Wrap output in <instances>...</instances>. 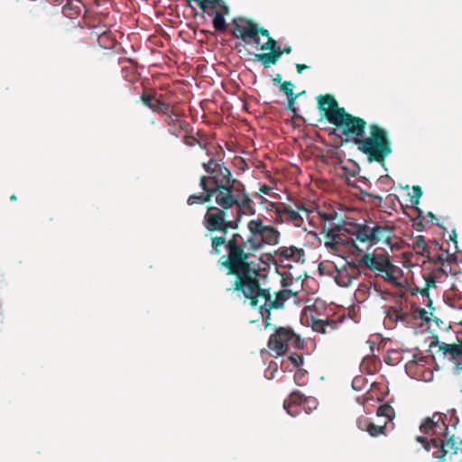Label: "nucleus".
Wrapping results in <instances>:
<instances>
[{
  "mask_svg": "<svg viewBox=\"0 0 462 462\" xmlns=\"http://www.w3.org/2000/svg\"><path fill=\"white\" fill-rule=\"evenodd\" d=\"M317 99L320 114L330 124L346 110L344 107L339 106L335 97L329 94L319 95Z\"/></svg>",
  "mask_w": 462,
  "mask_h": 462,
  "instance_id": "obj_11",
  "label": "nucleus"
},
{
  "mask_svg": "<svg viewBox=\"0 0 462 462\" xmlns=\"http://www.w3.org/2000/svg\"><path fill=\"white\" fill-rule=\"evenodd\" d=\"M392 228L388 225H381L372 220L355 223L354 240L365 245L366 251L379 243L390 244Z\"/></svg>",
  "mask_w": 462,
  "mask_h": 462,
  "instance_id": "obj_6",
  "label": "nucleus"
},
{
  "mask_svg": "<svg viewBox=\"0 0 462 462\" xmlns=\"http://www.w3.org/2000/svg\"><path fill=\"white\" fill-rule=\"evenodd\" d=\"M163 115L166 116L164 123L168 126L171 134L178 137L181 133L189 134L192 131L190 124L182 120L180 115L171 108V106Z\"/></svg>",
  "mask_w": 462,
  "mask_h": 462,
  "instance_id": "obj_12",
  "label": "nucleus"
},
{
  "mask_svg": "<svg viewBox=\"0 0 462 462\" xmlns=\"http://www.w3.org/2000/svg\"><path fill=\"white\" fill-rule=\"evenodd\" d=\"M422 196V189L420 186L415 185L412 187V195L411 196L410 202L413 206H417L420 203V199Z\"/></svg>",
  "mask_w": 462,
  "mask_h": 462,
  "instance_id": "obj_28",
  "label": "nucleus"
},
{
  "mask_svg": "<svg viewBox=\"0 0 462 462\" xmlns=\"http://www.w3.org/2000/svg\"><path fill=\"white\" fill-rule=\"evenodd\" d=\"M333 228L343 238L355 236V223L333 224Z\"/></svg>",
  "mask_w": 462,
  "mask_h": 462,
  "instance_id": "obj_20",
  "label": "nucleus"
},
{
  "mask_svg": "<svg viewBox=\"0 0 462 462\" xmlns=\"http://www.w3.org/2000/svg\"><path fill=\"white\" fill-rule=\"evenodd\" d=\"M448 258H449V256H446L442 254H438L434 258H431L430 256V258H428V259H429V261L434 263L435 264L439 263L440 265H444L445 262H448Z\"/></svg>",
  "mask_w": 462,
  "mask_h": 462,
  "instance_id": "obj_38",
  "label": "nucleus"
},
{
  "mask_svg": "<svg viewBox=\"0 0 462 462\" xmlns=\"http://www.w3.org/2000/svg\"><path fill=\"white\" fill-rule=\"evenodd\" d=\"M256 40L257 42H254V43L256 44H260V38H259V35H262L263 37H266L267 39H269L270 36V33H269V31L263 27H259L258 24L256 25Z\"/></svg>",
  "mask_w": 462,
  "mask_h": 462,
  "instance_id": "obj_35",
  "label": "nucleus"
},
{
  "mask_svg": "<svg viewBox=\"0 0 462 462\" xmlns=\"http://www.w3.org/2000/svg\"><path fill=\"white\" fill-rule=\"evenodd\" d=\"M440 449L435 450L432 455L438 459V462H445L446 456L457 455L458 451L462 452V439L455 435H450L447 440L440 444Z\"/></svg>",
  "mask_w": 462,
  "mask_h": 462,
  "instance_id": "obj_13",
  "label": "nucleus"
},
{
  "mask_svg": "<svg viewBox=\"0 0 462 462\" xmlns=\"http://www.w3.org/2000/svg\"><path fill=\"white\" fill-rule=\"evenodd\" d=\"M371 421H369L367 419L365 418H363V419H358L356 420V424H357V427L358 429H360L361 430H367L369 424H370Z\"/></svg>",
  "mask_w": 462,
  "mask_h": 462,
  "instance_id": "obj_43",
  "label": "nucleus"
},
{
  "mask_svg": "<svg viewBox=\"0 0 462 462\" xmlns=\"http://www.w3.org/2000/svg\"><path fill=\"white\" fill-rule=\"evenodd\" d=\"M292 49L291 46H286L284 48H282V54H290L291 52Z\"/></svg>",
  "mask_w": 462,
  "mask_h": 462,
  "instance_id": "obj_52",
  "label": "nucleus"
},
{
  "mask_svg": "<svg viewBox=\"0 0 462 462\" xmlns=\"http://www.w3.org/2000/svg\"><path fill=\"white\" fill-rule=\"evenodd\" d=\"M281 210L277 209V222H288L293 226L300 227L303 223L301 216L289 206L281 207Z\"/></svg>",
  "mask_w": 462,
  "mask_h": 462,
  "instance_id": "obj_16",
  "label": "nucleus"
},
{
  "mask_svg": "<svg viewBox=\"0 0 462 462\" xmlns=\"http://www.w3.org/2000/svg\"><path fill=\"white\" fill-rule=\"evenodd\" d=\"M420 430L422 433L431 436L432 447L436 450L440 449V444L444 443L448 435V426L445 423L442 415L439 413H434L432 417L427 418L420 426Z\"/></svg>",
  "mask_w": 462,
  "mask_h": 462,
  "instance_id": "obj_8",
  "label": "nucleus"
},
{
  "mask_svg": "<svg viewBox=\"0 0 462 462\" xmlns=\"http://www.w3.org/2000/svg\"><path fill=\"white\" fill-rule=\"evenodd\" d=\"M217 186L208 184V179L201 177L199 186L202 192L191 194L187 199L189 206L202 205L214 199L217 207L208 205L203 218V226L210 233L220 232L226 234L228 230H236L239 227L244 215H254L255 208L252 199H242L236 197L221 180H216Z\"/></svg>",
  "mask_w": 462,
  "mask_h": 462,
  "instance_id": "obj_2",
  "label": "nucleus"
},
{
  "mask_svg": "<svg viewBox=\"0 0 462 462\" xmlns=\"http://www.w3.org/2000/svg\"><path fill=\"white\" fill-rule=\"evenodd\" d=\"M319 215L320 218L323 220V223L320 225L321 230H323V226L328 224H332V221L337 218V214L334 211L332 212H323L319 211Z\"/></svg>",
  "mask_w": 462,
  "mask_h": 462,
  "instance_id": "obj_27",
  "label": "nucleus"
},
{
  "mask_svg": "<svg viewBox=\"0 0 462 462\" xmlns=\"http://www.w3.org/2000/svg\"><path fill=\"white\" fill-rule=\"evenodd\" d=\"M294 85L291 81H283L281 84V91L286 94V96H292L295 95L293 93Z\"/></svg>",
  "mask_w": 462,
  "mask_h": 462,
  "instance_id": "obj_30",
  "label": "nucleus"
},
{
  "mask_svg": "<svg viewBox=\"0 0 462 462\" xmlns=\"http://www.w3.org/2000/svg\"><path fill=\"white\" fill-rule=\"evenodd\" d=\"M360 379H355L352 383L353 388H356V385H358V382H360Z\"/></svg>",
  "mask_w": 462,
  "mask_h": 462,
  "instance_id": "obj_57",
  "label": "nucleus"
},
{
  "mask_svg": "<svg viewBox=\"0 0 462 462\" xmlns=\"http://www.w3.org/2000/svg\"><path fill=\"white\" fill-rule=\"evenodd\" d=\"M273 81L275 83V84H282V75L281 74H276L275 77L273 79Z\"/></svg>",
  "mask_w": 462,
  "mask_h": 462,
  "instance_id": "obj_50",
  "label": "nucleus"
},
{
  "mask_svg": "<svg viewBox=\"0 0 462 462\" xmlns=\"http://www.w3.org/2000/svg\"><path fill=\"white\" fill-rule=\"evenodd\" d=\"M55 1H56V2H59V3H61V2H62V0H55Z\"/></svg>",
  "mask_w": 462,
  "mask_h": 462,
  "instance_id": "obj_63",
  "label": "nucleus"
},
{
  "mask_svg": "<svg viewBox=\"0 0 462 462\" xmlns=\"http://www.w3.org/2000/svg\"><path fill=\"white\" fill-rule=\"evenodd\" d=\"M270 52L274 55V59L276 60L277 62L282 56V48L280 46H277L276 48L273 49Z\"/></svg>",
  "mask_w": 462,
  "mask_h": 462,
  "instance_id": "obj_44",
  "label": "nucleus"
},
{
  "mask_svg": "<svg viewBox=\"0 0 462 462\" xmlns=\"http://www.w3.org/2000/svg\"><path fill=\"white\" fill-rule=\"evenodd\" d=\"M306 371L299 369L294 374V381L297 385H303L305 383Z\"/></svg>",
  "mask_w": 462,
  "mask_h": 462,
  "instance_id": "obj_34",
  "label": "nucleus"
},
{
  "mask_svg": "<svg viewBox=\"0 0 462 462\" xmlns=\"http://www.w3.org/2000/svg\"><path fill=\"white\" fill-rule=\"evenodd\" d=\"M437 271H438L439 273H443V274L447 275V273H446V271L444 270L443 265L439 266V267L438 268V270H437Z\"/></svg>",
  "mask_w": 462,
  "mask_h": 462,
  "instance_id": "obj_54",
  "label": "nucleus"
},
{
  "mask_svg": "<svg viewBox=\"0 0 462 462\" xmlns=\"http://www.w3.org/2000/svg\"><path fill=\"white\" fill-rule=\"evenodd\" d=\"M259 190L263 193V194H269V192L271 191V188L265 184L262 185L259 189Z\"/></svg>",
  "mask_w": 462,
  "mask_h": 462,
  "instance_id": "obj_47",
  "label": "nucleus"
},
{
  "mask_svg": "<svg viewBox=\"0 0 462 462\" xmlns=\"http://www.w3.org/2000/svg\"><path fill=\"white\" fill-rule=\"evenodd\" d=\"M360 379H355L352 383L353 388H356V385H358V382H360Z\"/></svg>",
  "mask_w": 462,
  "mask_h": 462,
  "instance_id": "obj_56",
  "label": "nucleus"
},
{
  "mask_svg": "<svg viewBox=\"0 0 462 462\" xmlns=\"http://www.w3.org/2000/svg\"><path fill=\"white\" fill-rule=\"evenodd\" d=\"M288 359L296 366L300 367L303 364V357L299 354H291Z\"/></svg>",
  "mask_w": 462,
  "mask_h": 462,
  "instance_id": "obj_37",
  "label": "nucleus"
},
{
  "mask_svg": "<svg viewBox=\"0 0 462 462\" xmlns=\"http://www.w3.org/2000/svg\"><path fill=\"white\" fill-rule=\"evenodd\" d=\"M246 226L248 234H242L237 228L212 236L211 249L213 254L220 255L217 263L226 270V274L235 277L232 287L227 291L242 292L253 308H259L265 327H268L272 310L283 309L285 302L298 293L289 289L273 293L270 288L261 287V266L253 258L266 245H278L281 234L274 226L264 225L261 218L249 220Z\"/></svg>",
  "mask_w": 462,
  "mask_h": 462,
  "instance_id": "obj_1",
  "label": "nucleus"
},
{
  "mask_svg": "<svg viewBox=\"0 0 462 462\" xmlns=\"http://www.w3.org/2000/svg\"><path fill=\"white\" fill-rule=\"evenodd\" d=\"M229 14V8L227 5H223L222 10L215 11L213 15V26L216 31L224 32L226 30V23L225 16Z\"/></svg>",
  "mask_w": 462,
  "mask_h": 462,
  "instance_id": "obj_18",
  "label": "nucleus"
},
{
  "mask_svg": "<svg viewBox=\"0 0 462 462\" xmlns=\"http://www.w3.org/2000/svg\"><path fill=\"white\" fill-rule=\"evenodd\" d=\"M429 291H430V288H428L427 286H425L423 289L420 290V293L422 296L429 297Z\"/></svg>",
  "mask_w": 462,
  "mask_h": 462,
  "instance_id": "obj_51",
  "label": "nucleus"
},
{
  "mask_svg": "<svg viewBox=\"0 0 462 462\" xmlns=\"http://www.w3.org/2000/svg\"><path fill=\"white\" fill-rule=\"evenodd\" d=\"M398 315H399V305H395L390 307L387 310V319L393 322H398Z\"/></svg>",
  "mask_w": 462,
  "mask_h": 462,
  "instance_id": "obj_32",
  "label": "nucleus"
},
{
  "mask_svg": "<svg viewBox=\"0 0 462 462\" xmlns=\"http://www.w3.org/2000/svg\"><path fill=\"white\" fill-rule=\"evenodd\" d=\"M336 327L337 323L334 320L313 319L311 322L312 329L316 332L322 334H325L327 332V328L335 329Z\"/></svg>",
  "mask_w": 462,
  "mask_h": 462,
  "instance_id": "obj_19",
  "label": "nucleus"
},
{
  "mask_svg": "<svg viewBox=\"0 0 462 462\" xmlns=\"http://www.w3.org/2000/svg\"><path fill=\"white\" fill-rule=\"evenodd\" d=\"M334 128L329 130V134H337L345 142H352L357 146L358 151L367 156L368 162H378L385 171V160L393 152L392 143L388 132L377 124L369 125L370 135L365 138L367 122L359 116H356L345 110L332 123Z\"/></svg>",
  "mask_w": 462,
  "mask_h": 462,
  "instance_id": "obj_3",
  "label": "nucleus"
},
{
  "mask_svg": "<svg viewBox=\"0 0 462 462\" xmlns=\"http://www.w3.org/2000/svg\"><path fill=\"white\" fill-rule=\"evenodd\" d=\"M208 175L203 177L208 179V184L217 186L216 180L222 181V184L228 188L233 194L242 199H252L246 193L245 185L238 180L233 178L231 171L224 166L221 159L211 158L208 162L202 164Z\"/></svg>",
  "mask_w": 462,
  "mask_h": 462,
  "instance_id": "obj_5",
  "label": "nucleus"
},
{
  "mask_svg": "<svg viewBox=\"0 0 462 462\" xmlns=\"http://www.w3.org/2000/svg\"><path fill=\"white\" fill-rule=\"evenodd\" d=\"M431 315H432L431 312L427 311L425 309H423L421 307L416 308L412 314L414 319H420L421 320H423L425 322L430 321Z\"/></svg>",
  "mask_w": 462,
  "mask_h": 462,
  "instance_id": "obj_26",
  "label": "nucleus"
},
{
  "mask_svg": "<svg viewBox=\"0 0 462 462\" xmlns=\"http://www.w3.org/2000/svg\"><path fill=\"white\" fill-rule=\"evenodd\" d=\"M425 286L428 288H435L436 287V277L434 274H427L425 277Z\"/></svg>",
  "mask_w": 462,
  "mask_h": 462,
  "instance_id": "obj_42",
  "label": "nucleus"
},
{
  "mask_svg": "<svg viewBox=\"0 0 462 462\" xmlns=\"http://www.w3.org/2000/svg\"><path fill=\"white\" fill-rule=\"evenodd\" d=\"M163 95L157 97V93L152 91V93L143 92L141 94V100L145 106L150 108L153 113L163 114L169 110L171 106L170 103L163 100Z\"/></svg>",
  "mask_w": 462,
  "mask_h": 462,
  "instance_id": "obj_14",
  "label": "nucleus"
},
{
  "mask_svg": "<svg viewBox=\"0 0 462 462\" xmlns=\"http://www.w3.org/2000/svg\"><path fill=\"white\" fill-rule=\"evenodd\" d=\"M299 96H300V94L287 96V98H288L287 109L291 111L293 114H296V108L294 106V104Z\"/></svg>",
  "mask_w": 462,
  "mask_h": 462,
  "instance_id": "obj_39",
  "label": "nucleus"
},
{
  "mask_svg": "<svg viewBox=\"0 0 462 462\" xmlns=\"http://www.w3.org/2000/svg\"><path fill=\"white\" fill-rule=\"evenodd\" d=\"M198 3L199 7L205 12L208 8H209V3L208 0H195Z\"/></svg>",
  "mask_w": 462,
  "mask_h": 462,
  "instance_id": "obj_46",
  "label": "nucleus"
},
{
  "mask_svg": "<svg viewBox=\"0 0 462 462\" xmlns=\"http://www.w3.org/2000/svg\"><path fill=\"white\" fill-rule=\"evenodd\" d=\"M255 60L260 61L264 68H269L271 65H275L277 63L274 59V55L270 51L255 54Z\"/></svg>",
  "mask_w": 462,
  "mask_h": 462,
  "instance_id": "obj_23",
  "label": "nucleus"
},
{
  "mask_svg": "<svg viewBox=\"0 0 462 462\" xmlns=\"http://www.w3.org/2000/svg\"><path fill=\"white\" fill-rule=\"evenodd\" d=\"M296 69H297V72H298L299 74H300V73H302V71H303L304 69H309V66H307V65H305V64H297V65H296Z\"/></svg>",
  "mask_w": 462,
  "mask_h": 462,
  "instance_id": "obj_48",
  "label": "nucleus"
},
{
  "mask_svg": "<svg viewBox=\"0 0 462 462\" xmlns=\"http://www.w3.org/2000/svg\"><path fill=\"white\" fill-rule=\"evenodd\" d=\"M267 346L280 356L285 355L291 348L302 349L304 341L291 328L280 327L270 336Z\"/></svg>",
  "mask_w": 462,
  "mask_h": 462,
  "instance_id": "obj_7",
  "label": "nucleus"
},
{
  "mask_svg": "<svg viewBox=\"0 0 462 462\" xmlns=\"http://www.w3.org/2000/svg\"><path fill=\"white\" fill-rule=\"evenodd\" d=\"M306 402H310V400L300 392L295 391L284 401L283 407L290 415L294 417L300 413V406Z\"/></svg>",
  "mask_w": 462,
  "mask_h": 462,
  "instance_id": "obj_15",
  "label": "nucleus"
},
{
  "mask_svg": "<svg viewBox=\"0 0 462 462\" xmlns=\"http://www.w3.org/2000/svg\"><path fill=\"white\" fill-rule=\"evenodd\" d=\"M416 440L420 443L422 444L423 448L427 450V451H430V448H431V446H432V443H431V439L429 440L426 437H423V436H418L416 438Z\"/></svg>",
  "mask_w": 462,
  "mask_h": 462,
  "instance_id": "obj_40",
  "label": "nucleus"
},
{
  "mask_svg": "<svg viewBox=\"0 0 462 462\" xmlns=\"http://www.w3.org/2000/svg\"><path fill=\"white\" fill-rule=\"evenodd\" d=\"M457 235L456 233V230H453L452 233L449 235V240H451L452 242H454L456 245H457Z\"/></svg>",
  "mask_w": 462,
  "mask_h": 462,
  "instance_id": "obj_49",
  "label": "nucleus"
},
{
  "mask_svg": "<svg viewBox=\"0 0 462 462\" xmlns=\"http://www.w3.org/2000/svg\"><path fill=\"white\" fill-rule=\"evenodd\" d=\"M411 320V317L410 313L406 310H404L402 306L399 305V315H398V321L409 324Z\"/></svg>",
  "mask_w": 462,
  "mask_h": 462,
  "instance_id": "obj_31",
  "label": "nucleus"
},
{
  "mask_svg": "<svg viewBox=\"0 0 462 462\" xmlns=\"http://www.w3.org/2000/svg\"><path fill=\"white\" fill-rule=\"evenodd\" d=\"M429 217H431V218L435 217V216L431 212L429 213Z\"/></svg>",
  "mask_w": 462,
  "mask_h": 462,
  "instance_id": "obj_61",
  "label": "nucleus"
},
{
  "mask_svg": "<svg viewBox=\"0 0 462 462\" xmlns=\"http://www.w3.org/2000/svg\"><path fill=\"white\" fill-rule=\"evenodd\" d=\"M285 204L283 203H275V202H270L268 209L273 210L275 214L277 215V209L281 210V207H284Z\"/></svg>",
  "mask_w": 462,
  "mask_h": 462,
  "instance_id": "obj_45",
  "label": "nucleus"
},
{
  "mask_svg": "<svg viewBox=\"0 0 462 462\" xmlns=\"http://www.w3.org/2000/svg\"><path fill=\"white\" fill-rule=\"evenodd\" d=\"M46 15H47V16H50V15H51V14H50L49 10L46 12Z\"/></svg>",
  "mask_w": 462,
  "mask_h": 462,
  "instance_id": "obj_62",
  "label": "nucleus"
},
{
  "mask_svg": "<svg viewBox=\"0 0 462 462\" xmlns=\"http://www.w3.org/2000/svg\"><path fill=\"white\" fill-rule=\"evenodd\" d=\"M374 289L375 291L379 292V293H382L383 291L377 287L376 284L374 285Z\"/></svg>",
  "mask_w": 462,
  "mask_h": 462,
  "instance_id": "obj_60",
  "label": "nucleus"
},
{
  "mask_svg": "<svg viewBox=\"0 0 462 462\" xmlns=\"http://www.w3.org/2000/svg\"><path fill=\"white\" fill-rule=\"evenodd\" d=\"M353 278L348 274L339 273L337 277H336L337 283L341 287H347L351 284Z\"/></svg>",
  "mask_w": 462,
  "mask_h": 462,
  "instance_id": "obj_29",
  "label": "nucleus"
},
{
  "mask_svg": "<svg viewBox=\"0 0 462 462\" xmlns=\"http://www.w3.org/2000/svg\"><path fill=\"white\" fill-rule=\"evenodd\" d=\"M426 305H427L430 309L434 310V308L432 307V300H431L430 298L428 299V301H427Z\"/></svg>",
  "mask_w": 462,
  "mask_h": 462,
  "instance_id": "obj_55",
  "label": "nucleus"
},
{
  "mask_svg": "<svg viewBox=\"0 0 462 462\" xmlns=\"http://www.w3.org/2000/svg\"><path fill=\"white\" fill-rule=\"evenodd\" d=\"M400 359V354L396 351L392 352L388 355V356L385 358V362L388 365H395L399 362Z\"/></svg>",
  "mask_w": 462,
  "mask_h": 462,
  "instance_id": "obj_36",
  "label": "nucleus"
},
{
  "mask_svg": "<svg viewBox=\"0 0 462 462\" xmlns=\"http://www.w3.org/2000/svg\"><path fill=\"white\" fill-rule=\"evenodd\" d=\"M386 423H387V421H385L383 425L378 426V425L374 424L373 422H370L366 431L372 437H378L380 435H385Z\"/></svg>",
  "mask_w": 462,
  "mask_h": 462,
  "instance_id": "obj_25",
  "label": "nucleus"
},
{
  "mask_svg": "<svg viewBox=\"0 0 462 462\" xmlns=\"http://www.w3.org/2000/svg\"><path fill=\"white\" fill-rule=\"evenodd\" d=\"M278 46V42L272 37L267 39V42L261 45L260 50L262 51H272Z\"/></svg>",
  "mask_w": 462,
  "mask_h": 462,
  "instance_id": "obj_33",
  "label": "nucleus"
},
{
  "mask_svg": "<svg viewBox=\"0 0 462 462\" xmlns=\"http://www.w3.org/2000/svg\"><path fill=\"white\" fill-rule=\"evenodd\" d=\"M305 253L302 248H298L296 246H281L275 251V255L280 258L282 261L291 260L293 262H300L301 258H303Z\"/></svg>",
  "mask_w": 462,
  "mask_h": 462,
  "instance_id": "obj_17",
  "label": "nucleus"
},
{
  "mask_svg": "<svg viewBox=\"0 0 462 462\" xmlns=\"http://www.w3.org/2000/svg\"><path fill=\"white\" fill-rule=\"evenodd\" d=\"M208 2L209 3L210 9L222 10L223 5H226L223 0H208Z\"/></svg>",
  "mask_w": 462,
  "mask_h": 462,
  "instance_id": "obj_41",
  "label": "nucleus"
},
{
  "mask_svg": "<svg viewBox=\"0 0 462 462\" xmlns=\"http://www.w3.org/2000/svg\"><path fill=\"white\" fill-rule=\"evenodd\" d=\"M231 34L243 41L245 44H251L257 42L256 40V25L252 19L239 16L232 20Z\"/></svg>",
  "mask_w": 462,
  "mask_h": 462,
  "instance_id": "obj_10",
  "label": "nucleus"
},
{
  "mask_svg": "<svg viewBox=\"0 0 462 462\" xmlns=\"http://www.w3.org/2000/svg\"><path fill=\"white\" fill-rule=\"evenodd\" d=\"M360 268H365L377 272V275L382 277L384 282L395 286L402 287L398 274L401 273L399 267L395 266L390 260L387 253L376 251L365 253L358 261Z\"/></svg>",
  "mask_w": 462,
  "mask_h": 462,
  "instance_id": "obj_4",
  "label": "nucleus"
},
{
  "mask_svg": "<svg viewBox=\"0 0 462 462\" xmlns=\"http://www.w3.org/2000/svg\"><path fill=\"white\" fill-rule=\"evenodd\" d=\"M414 248L418 250L420 255L430 258V249L423 236H418L415 238Z\"/></svg>",
  "mask_w": 462,
  "mask_h": 462,
  "instance_id": "obj_22",
  "label": "nucleus"
},
{
  "mask_svg": "<svg viewBox=\"0 0 462 462\" xmlns=\"http://www.w3.org/2000/svg\"><path fill=\"white\" fill-rule=\"evenodd\" d=\"M183 142L188 146L199 145L201 149L206 150L208 155L211 154L208 144L205 141L199 140L196 137L189 135V134H186V135L183 138Z\"/></svg>",
  "mask_w": 462,
  "mask_h": 462,
  "instance_id": "obj_21",
  "label": "nucleus"
},
{
  "mask_svg": "<svg viewBox=\"0 0 462 462\" xmlns=\"http://www.w3.org/2000/svg\"><path fill=\"white\" fill-rule=\"evenodd\" d=\"M387 179H389V176H388V175L381 176V177L379 178V180H380V181H383L384 180H387Z\"/></svg>",
  "mask_w": 462,
  "mask_h": 462,
  "instance_id": "obj_59",
  "label": "nucleus"
},
{
  "mask_svg": "<svg viewBox=\"0 0 462 462\" xmlns=\"http://www.w3.org/2000/svg\"><path fill=\"white\" fill-rule=\"evenodd\" d=\"M415 364H417V361H416V356H413V359H412V360H411V361L408 363V365H415Z\"/></svg>",
  "mask_w": 462,
  "mask_h": 462,
  "instance_id": "obj_58",
  "label": "nucleus"
},
{
  "mask_svg": "<svg viewBox=\"0 0 462 462\" xmlns=\"http://www.w3.org/2000/svg\"><path fill=\"white\" fill-rule=\"evenodd\" d=\"M394 413L395 412L393 408L388 403L380 405L376 411V414L378 417L387 418L386 421L392 420L393 418L394 417Z\"/></svg>",
  "mask_w": 462,
  "mask_h": 462,
  "instance_id": "obj_24",
  "label": "nucleus"
},
{
  "mask_svg": "<svg viewBox=\"0 0 462 462\" xmlns=\"http://www.w3.org/2000/svg\"><path fill=\"white\" fill-rule=\"evenodd\" d=\"M320 236H323L325 247L335 254H339L346 247L363 252V249L358 247L353 237L343 238L339 236L338 233L335 232L333 224L324 226L323 230L320 231Z\"/></svg>",
  "mask_w": 462,
  "mask_h": 462,
  "instance_id": "obj_9",
  "label": "nucleus"
},
{
  "mask_svg": "<svg viewBox=\"0 0 462 462\" xmlns=\"http://www.w3.org/2000/svg\"><path fill=\"white\" fill-rule=\"evenodd\" d=\"M343 170L346 173L351 175L352 177L356 176V171H348L347 168L346 167H343Z\"/></svg>",
  "mask_w": 462,
  "mask_h": 462,
  "instance_id": "obj_53",
  "label": "nucleus"
}]
</instances>
